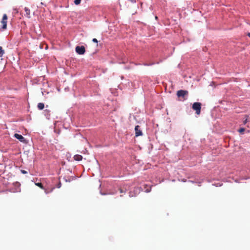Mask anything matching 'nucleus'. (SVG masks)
Here are the masks:
<instances>
[{
  "label": "nucleus",
  "mask_w": 250,
  "mask_h": 250,
  "mask_svg": "<svg viewBox=\"0 0 250 250\" xmlns=\"http://www.w3.org/2000/svg\"><path fill=\"white\" fill-rule=\"evenodd\" d=\"M188 91L187 90H180L177 92V96L178 97H182L183 98V101H185L187 100V96L188 95Z\"/></svg>",
  "instance_id": "nucleus-1"
},
{
  "label": "nucleus",
  "mask_w": 250,
  "mask_h": 250,
  "mask_svg": "<svg viewBox=\"0 0 250 250\" xmlns=\"http://www.w3.org/2000/svg\"><path fill=\"white\" fill-rule=\"evenodd\" d=\"M192 108L196 111V113L197 115H199L201 112V104L199 102H195L193 103Z\"/></svg>",
  "instance_id": "nucleus-2"
},
{
  "label": "nucleus",
  "mask_w": 250,
  "mask_h": 250,
  "mask_svg": "<svg viewBox=\"0 0 250 250\" xmlns=\"http://www.w3.org/2000/svg\"><path fill=\"white\" fill-rule=\"evenodd\" d=\"M8 17L6 14H3L1 23L2 26L1 28L2 30H4L7 28V22Z\"/></svg>",
  "instance_id": "nucleus-3"
},
{
  "label": "nucleus",
  "mask_w": 250,
  "mask_h": 250,
  "mask_svg": "<svg viewBox=\"0 0 250 250\" xmlns=\"http://www.w3.org/2000/svg\"><path fill=\"white\" fill-rule=\"evenodd\" d=\"M75 50L76 53L79 55H83L85 52V47L83 46H77Z\"/></svg>",
  "instance_id": "nucleus-4"
},
{
  "label": "nucleus",
  "mask_w": 250,
  "mask_h": 250,
  "mask_svg": "<svg viewBox=\"0 0 250 250\" xmlns=\"http://www.w3.org/2000/svg\"><path fill=\"white\" fill-rule=\"evenodd\" d=\"M14 136L17 139H18L21 142L26 143L25 139L21 135L17 133H15Z\"/></svg>",
  "instance_id": "nucleus-5"
},
{
  "label": "nucleus",
  "mask_w": 250,
  "mask_h": 250,
  "mask_svg": "<svg viewBox=\"0 0 250 250\" xmlns=\"http://www.w3.org/2000/svg\"><path fill=\"white\" fill-rule=\"evenodd\" d=\"M135 136L136 137L142 136L143 135L142 132L141 130L140 126L138 125H136L135 127Z\"/></svg>",
  "instance_id": "nucleus-6"
},
{
  "label": "nucleus",
  "mask_w": 250,
  "mask_h": 250,
  "mask_svg": "<svg viewBox=\"0 0 250 250\" xmlns=\"http://www.w3.org/2000/svg\"><path fill=\"white\" fill-rule=\"evenodd\" d=\"M24 9V11L25 12V15L26 16L27 18H30L31 17L30 9L27 7H25Z\"/></svg>",
  "instance_id": "nucleus-7"
},
{
  "label": "nucleus",
  "mask_w": 250,
  "mask_h": 250,
  "mask_svg": "<svg viewBox=\"0 0 250 250\" xmlns=\"http://www.w3.org/2000/svg\"><path fill=\"white\" fill-rule=\"evenodd\" d=\"M74 159L76 161H81L83 159V157L82 155H79V154H77V155H75L74 156Z\"/></svg>",
  "instance_id": "nucleus-8"
},
{
  "label": "nucleus",
  "mask_w": 250,
  "mask_h": 250,
  "mask_svg": "<svg viewBox=\"0 0 250 250\" xmlns=\"http://www.w3.org/2000/svg\"><path fill=\"white\" fill-rule=\"evenodd\" d=\"M13 184L17 188V189H16V191H20V187L21 186L20 183L18 182H16L14 183Z\"/></svg>",
  "instance_id": "nucleus-9"
},
{
  "label": "nucleus",
  "mask_w": 250,
  "mask_h": 250,
  "mask_svg": "<svg viewBox=\"0 0 250 250\" xmlns=\"http://www.w3.org/2000/svg\"><path fill=\"white\" fill-rule=\"evenodd\" d=\"M44 105L43 103H40L38 104V108L40 110H42L44 108Z\"/></svg>",
  "instance_id": "nucleus-10"
},
{
  "label": "nucleus",
  "mask_w": 250,
  "mask_h": 250,
  "mask_svg": "<svg viewBox=\"0 0 250 250\" xmlns=\"http://www.w3.org/2000/svg\"><path fill=\"white\" fill-rule=\"evenodd\" d=\"M35 185L38 187H40L42 189H44V187L41 183H35Z\"/></svg>",
  "instance_id": "nucleus-11"
},
{
  "label": "nucleus",
  "mask_w": 250,
  "mask_h": 250,
  "mask_svg": "<svg viewBox=\"0 0 250 250\" xmlns=\"http://www.w3.org/2000/svg\"><path fill=\"white\" fill-rule=\"evenodd\" d=\"M4 53V51L1 46H0V57H2Z\"/></svg>",
  "instance_id": "nucleus-12"
},
{
  "label": "nucleus",
  "mask_w": 250,
  "mask_h": 250,
  "mask_svg": "<svg viewBox=\"0 0 250 250\" xmlns=\"http://www.w3.org/2000/svg\"><path fill=\"white\" fill-rule=\"evenodd\" d=\"M245 117H246V119L243 121V124H244V125L246 124V123H247L248 122V119H249V116H248V115H246V116H245Z\"/></svg>",
  "instance_id": "nucleus-13"
},
{
  "label": "nucleus",
  "mask_w": 250,
  "mask_h": 250,
  "mask_svg": "<svg viewBox=\"0 0 250 250\" xmlns=\"http://www.w3.org/2000/svg\"><path fill=\"white\" fill-rule=\"evenodd\" d=\"M245 130V129L244 128H240L239 130H238V132L240 133H243Z\"/></svg>",
  "instance_id": "nucleus-14"
},
{
  "label": "nucleus",
  "mask_w": 250,
  "mask_h": 250,
  "mask_svg": "<svg viewBox=\"0 0 250 250\" xmlns=\"http://www.w3.org/2000/svg\"><path fill=\"white\" fill-rule=\"evenodd\" d=\"M81 2V0H74V3L76 4V5H78Z\"/></svg>",
  "instance_id": "nucleus-15"
},
{
  "label": "nucleus",
  "mask_w": 250,
  "mask_h": 250,
  "mask_svg": "<svg viewBox=\"0 0 250 250\" xmlns=\"http://www.w3.org/2000/svg\"><path fill=\"white\" fill-rule=\"evenodd\" d=\"M92 42H95V43H98V41L95 38L93 39Z\"/></svg>",
  "instance_id": "nucleus-16"
},
{
  "label": "nucleus",
  "mask_w": 250,
  "mask_h": 250,
  "mask_svg": "<svg viewBox=\"0 0 250 250\" xmlns=\"http://www.w3.org/2000/svg\"><path fill=\"white\" fill-rule=\"evenodd\" d=\"M21 172L23 174H26L27 172L24 170H21Z\"/></svg>",
  "instance_id": "nucleus-17"
},
{
  "label": "nucleus",
  "mask_w": 250,
  "mask_h": 250,
  "mask_svg": "<svg viewBox=\"0 0 250 250\" xmlns=\"http://www.w3.org/2000/svg\"><path fill=\"white\" fill-rule=\"evenodd\" d=\"M119 190H120V193H125V191L123 190V189H122L121 188H120L119 189Z\"/></svg>",
  "instance_id": "nucleus-18"
},
{
  "label": "nucleus",
  "mask_w": 250,
  "mask_h": 250,
  "mask_svg": "<svg viewBox=\"0 0 250 250\" xmlns=\"http://www.w3.org/2000/svg\"><path fill=\"white\" fill-rule=\"evenodd\" d=\"M61 183L60 182V183L58 184V186H57V188H61Z\"/></svg>",
  "instance_id": "nucleus-19"
},
{
  "label": "nucleus",
  "mask_w": 250,
  "mask_h": 250,
  "mask_svg": "<svg viewBox=\"0 0 250 250\" xmlns=\"http://www.w3.org/2000/svg\"><path fill=\"white\" fill-rule=\"evenodd\" d=\"M128 0L130 1L132 3H135L136 2V0Z\"/></svg>",
  "instance_id": "nucleus-20"
},
{
  "label": "nucleus",
  "mask_w": 250,
  "mask_h": 250,
  "mask_svg": "<svg viewBox=\"0 0 250 250\" xmlns=\"http://www.w3.org/2000/svg\"><path fill=\"white\" fill-rule=\"evenodd\" d=\"M45 193L48 194L49 192V191H47L46 190H45Z\"/></svg>",
  "instance_id": "nucleus-21"
},
{
  "label": "nucleus",
  "mask_w": 250,
  "mask_h": 250,
  "mask_svg": "<svg viewBox=\"0 0 250 250\" xmlns=\"http://www.w3.org/2000/svg\"><path fill=\"white\" fill-rule=\"evenodd\" d=\"M247 36H248L249 37H250V33H248L247 34Z\"/></svg>",
  "instance_id": "nucleus-22"
}]
</instances>
